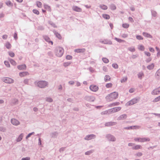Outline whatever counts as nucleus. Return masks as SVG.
<instances>
[{"mask_svg": "<svg viewBox=\"0 0 160 160\" xmlns=\"http://www.w3.org/2000/svg\"><path fill=\"white\" fill-rule=\"evenodd\" d=\"M152 16L154 17H155L157 16V12L154 10H151Z\"/></svg>", "mask_w": 160, "mask_h": 160, "instance_id": "40", "label": "nucleus"}, {"mask_svg": "<svg viewBox=\"0 0 160 160\" xmlns=\"http://www.w3.org/2000/svg\"><path fill=\"white\" fill-rule=\"evenodd\" d=\"M43 38L46 41L49 43H51L52 45L53 44V42L50 40V38L48 36L44 35L43 36Z\"/></svg>", "mask_w": 160, "mask_h": 160, "instance_id": "13", "label": "nucleus"}, {"mask_svg": "<svg viewBox=\"0 0 160 160\" xmlns=\"http://www.w3.org/2000/svg\"><path fill=\"white\" fill-rule=\"evenodd\" d=\"M128 50L131 52H134L135 51V49L134 47H129L128 48Z\"/></svg>", "mask_w": 160, "mask_h": 160, "instance_id": "47", "label": "nucleus"}, {"mask_svg": "<svg viewBox=\"0 0 160 160\" xmlns=\"http://www.w3.org/2000/svg\"><path fill=\"white\" fill-rule=\"evenodd\" d=\"M102 60L103 61V62L105 63H107L109 62L108 60L106 58H102Z\"/></svg>", "mask_w": 160, "mask_h": 160, "instance_id": "45", "label": "nucleus"}, {"mask_svg": "<svg viewBox=\"0 0 160 160\" xmlns=\"http://www.w3.org/2000/svg\"><path fill=\"white\" fill-rule=\"evenodd\" d=\"M100 42L104 44H108L111 45L112 44V43L111 41L109 40L108 41L107 40H105L102 41H100Z\"/></svg>", "mask_w": 160, "mask_h": 160, "instance_id": "18", "label": "nucleus"}, {"mask_svg": "<svg viewBox=\"0 0 160 160\" xmlns=\"http://www.w3.org/2000/svg\"><path fill=\"white\" fill-rule=\"evenodd\" d=\"M11 122L13 125L15 126H17L20 124L19 122L14 118L12 119Z\"/></svg>", "mask_w": 160, "mask_h": 160, "instance_id": "12", "label": "nucleus"}, {"mask_svg": "<svg viewBox=\"0 0 160 160\" xmlns=\"http://www.w3.org/2000/svg\"><path fill=\"white\" fill-rule=\"evenodd\" d=\"M72 57L70 55H67L66 57V59L68 60H71L72 59Z\"/></svg>", "mask_w": 160, "mask_h": 160, "instance_id": "61", "label": "nucleus"}, {"mask_svg": "<svg viewBox=\"0 0 160 160\" xmlns=\"http://www.w3.org/2000/svg\"><path fill=\"white\" fill-rule=\"evenodd\" d=\"M118 93L115 92L108 94L106 96L105 98L107 101L110 102L117 99L118 98Z\"/></svg>", "mask_w": 160, "mask_h": 160, "instance_id": "1", "label": "nucleus"}, {"mask_svg": "<svg viewBox=\"0 0 160 160\" xmlns=\"http://www.w3.org/2000/svg\"><path fill=\"white\" fill-rule=\"evenodd\" d=\"M142 35L145 37L148 38H152V36L150 34L147 32H143L142 33Z\"/></svg>", "mask_w": 160, "mask_h": 160, "instance_id": "24", "label": "nucleus"}, {"mask_svg": "<svg viewBox=\"0 0 160 160\" xmlns=\"http://www.w3.org/2000/svg\"><path fill=\"white\" fill-rule=\"evenodd\" d=\"M160 92L158 90V89L156 88L154 89L151 92V94L153 95H155L158 94Z\"/></svg>", "mask_w": 160, "mask_h": 160, "instance_id": "25", "label": "nucleus"}, {"mask_svg": "<svg viewBox=\"0 0 160 160\" xmlns=\"http://www.w3.org/2000/svg\"><path fill=\"white\" fill-rule=\"evenodd\" d=\"M136 38L138 40H142L143 39V37L139 35H136Z\"/></svg>", "mask_w": 160, "mask_h": 160, "instance_id": "46", "label": "nucleus"}, {"mask_svg": "<svg viewBox=\"0 0 160 160\" xmlns=\"http://www.w3.org/2000/svg\"><path fill=\"white\" fill-rule=\"evenodd\" d=\"M138 48L139 50L142 51H144L145 49L144 46L142 45L138 46Z\"/></svg>", "mask_w": 160, "mask_h": 160, "instance_id": "36", "label": "nucleus"}, {"mask_svg": "<svg viewBox=\"0 0 160 160\" xmlns=\"http://www.w3.org/2000/svg\"><path fill=\"white\" fill-rule=\"evenodd\" d=\"M88 69L91 72L93 73L94 72V69L91 67H89Z\"/></svg>", "mask_w": 160, "mask_h": 160, "instance_id": "58", "label": "nucleus"}, {"mask_svg": "<svg viewBox=\"0 0 160 160\" xmlns=\"http://www.w3.org/2000/svg\"><path fill=\"white\" fill-rule=\"evenodd\" d=\"M0 131L2 132H5L6 131V128L3 127H0Z\"/></svg>", "mask_w": 160, "mask_h": 160, "instance_id": "48", "label": "nucleus"}, {"mask_svg": "<svg viewBox=\"0 0 160 160\" xmlns=\"http://www.w3.org/2000/svg\"><path fill=\"white\" fill-rule=\"evenodd\" d=\"M154 63H152L151 64L148 65L147 68L149 70H152L154 68Z\"/></svg>", "mask_w": 160, "mask_h": 160, "instance_id": "28", "label": "nucleus"}, {"mask_svg": "<svg viewBox=\"0 0 160 160\" xmlns=\"http://www.w3.org/2000/svg\"><path fill=\"white\" fill-rule=\"evenodd\" d=\"M112 67L115 69H117L118 68V65L116 63L112 64Z\"/></svg>", "mask_w": 160, "mask_h": 160, "instance_id": "57", "label": "nucleus"}, {"mask_svg": "<svg viewBox=\"0 0 160 160\" xmlns=\"http://www.w3.org/2000/svg\"><path fill=\"white\" fill-rule=\"evenodd\" d=\"M2 80L7 83H12L14 82L13 79L8 77H3L2 78Z\"/></svg>", "mask_w": 160, "mask_h": 160, "instance_id": "6", "label": "nucleus"}, {"mask_svg": "<svg viewBox=\"0 0 160 160\" xmlns=\"http://www.w3.org/2000/svg\"><path fill=\"white\" fill-rule=\"evenodd\" d=\"M104 81L106 82L109 81L110 80L111 78L108 75H106L104 77Z\"/></svg>", "mask_w": 160, "mask_h": 160, "instance_id": "32", "label": "nucleus"}, {"mask_svg": "<svg viewBox=\"0 0 160 160\" xmlns=\"http://www.w3.org/2000/svg\"><path fill=\"white\" fill-rule=\"evenodd\" d=\"M127 118V115L124 114L120 115L117 118L118 120H122L125 119Z\"/></svg>", "mask_w": 160, "mask_h": 160, "instance_id": "15", "label": "nucleus"}, {"mask_svg": "<svg viewBox=\"0 0 160 160\" xmlns=\"http://www.w3.org/2000/svg\"><path fill=\"white\" fill-rule=\"evenodd\" d=\"M8 53L10 57H13L15 56L14 53L12 52H9Z\"/></svg>", "mask_w": 160, "mask_h": 160, "instance_id": "52", "label": "nucleus"}, {"mask_svg": "<svg viewBox=\"0 0 160 160\" xmlns=\"http://www.w3.org/2000/svg\"><path fill=\"white\" fill-rule=\"evenodd\" d=\"M13 37L14 39L16 40H17L18 39V36H17V32H15L13 35Z\"/></svg>", "mask_w": 160, "mask_h": 160, "instance_id": "59", "label": "nucleus"}, {"mask_svg": "<svg viewBox=\"0 0 160 160\" xmlns=\"http://www.w3.org/2000/svg\"><path fill=\"white\" fill-rule=\"evenodd\" d=\"M84 99L85 100L88 101L89 102H93L95 99V98L94 97L92 96H86L85 98Z\"/></svg>", "mask_w": 160, "mask_h": 160, "instance_id": "9", "label": "nucleus"}, {"mask_svg": "<svg viewBox=\"0 0 160 160\" xmlns=\"http://www.w3.org/2000/svg\"><path fill=\"white\" fill-rule=\"evenodd\" d=\"M121 109V108L120 107L113 108L109 109L110 113H112L114 112H116L120 111Z\"/></svg>", "mask_w": 160, "mask_h": 160, "instance_id": "7", "label": "nucleus"}, {"mask_svg": "<svg viewBox=\"0 0 160 160\" xmlns=\"http://www.w3.org/2000/svg\"><path fill=\"white\" fill-rule=\"evenodd\" d=\"M150 140V139L148 138H141V142H148Z\"/></svg>", "mask_w": 160, "mask_h": 160, "instance_id": "22", "label": "nucleus"}, {"mask_svg": "<svg viewBox=\"0 0 160 160\" xmlns=\"http://www.w3.org/2000/svg\"><path fill=\"white\" fill-rule=\"evenodd\" d=\"M85 51V49L84 48L76 49L74 50L75 52L77 53L83 52Z\"/></svg>", "mask_w": 160, "mask_h": 160, "instance_id": "26", "label": "nucleus"}, {"mask_svg": "<svg viewBox=\"0 0 160 160\" xmlns=\"http://www.w3.org/2000/svg\"><path fill=\"white\" fill-rule=\"evenodd\" d=\"M35 84L40 88H44L47 86L48 82L45 81H40L38 82H36Z\"/></svg>", "mask_w": 160, "mask_h": 160, "instance_id": "2", "label": "nucleus"}, {"mask_svg": "<svg viewBox=\"0 0 160 160\" xmlns=\"http://www.w3.org/2000/svg\"><path fill=\"white\" fill-rule=\"evenodd\" d=\"M30 158L29 157H26L25 158H22L21 160H30Z\"/></svg>", "mask_w": 160, "mask_h": 160, "instance_id": "62", "label": "nucleus"}, {"mask_svg": "<svg viewBox=\"0 0 160 160\" xmlns=\"http://www.w3.org/2000/svg\"><path fill=\"white\" fill-rule=\"evenodd\" d=\"M44 8L46 9H47L48 11H50L51 10V9L50 7L48 6V5L46 4H44Z\"/></svg>", "mask_w": 160, "mask_h": 160, "instance_id": "35", "label": "nucleus"}, {"mask_svg": "<svg viewBox=\"0 0 160 160\" xmlns=\"http://www.w3.org/2000/svg\"><path fill=\"white\" fill-rule=\"evenodd\" d=\"M141 140V138H134V140L135 142H140Z\"/></svg>", "mask_w": 160, "mask_h": 160, "instance_id": "55", "label": "nucleus"}, {"mask_svg": "<svg viewBox=\"0 0 160 160\" xmlns=\"http://www.w3.org/2000/svg\"><path fill=\"white\" fill-rule=\"evenodd\" d=\"M93 152V150H91L89 151H88L85 152V154L86 155H90Z\"/></svg>", "mask_w": 160, "mask_h": 160, "instance_id": "39", "label": "nucleus"}, {"mask_svg": "<svg viewBox=\"0 0 160 160\" xmlns=\"http://www.w3.org/2000/svg\"><path fill=\"white\" fill-rule=\"evenodd\" d=\"M46 101L49 102H52L53 101L52 99L50 97H47L46 98Z\"/></svg>", "mask_w": 160, "mask_h": 160, "instance_id": "42", "label": "nucleus"}, {"mask_svg": "<svg viewBox=\"0 0 160 160\" xmlns=\"http://www.w3.org/2000/svg\"><path fill=\"white\" fill-rule=\"evenodd\" d=\"M11 63L13 65H16L17 64L16 62L12 59L10 60Z\"/></svg>", "mask_w": 160, "mask_h": 160, "instance_id": "41", "label": "nucleus"}, {"mask_svg": "<svg viewBox=\"0 0 160 160\" xmlns=\"http://www.w3.org/2000/svg\"><path fill=\"white\" fill-rule=\"evenodd\" d=\"M58 134V133L57 132H54L51 133L50 134V136L51 138H57Z\"/></svg>", "mask_w": 160, "mask_h": 160, "instance_id": "21", "label": "nucleus"}, {"mask_svg": "<svg viewBox=\"0 0 160 160\" xmlns=\"http://www.w3.org/2000/svg\"><path fill=\"white\" fill-rule=\"evenodd\" d=\"M53 32L55 35L56 37L59 39H61L62 38V37L60 34L58 32L55 30H54L53 31Z\"/></svg>", "mask_w": 160, "mask_h": 160, "instance_id": "20", "label": "nucleus"}, {"mask_svg": "<svg viewBox=\"0 0 160 160\" xmlns=\"http://www.w3.org/2000/svg\"><path fill=\"white\" fill-rule=\"evenodd\" d=\"M140 127L139 126H131L130 127H125L124 128V129L127 130L134 129H136V128H139Z\"/></svg>", "mask_w": 160, "mask_h": 160, "instance_id": "14", "label": "nucleus"}, {"mask_svg": "<svg viewBox=\"0 0 160 160\" xmlns=\"http://www.w3.org/2000/svg\"><path fill=\"white\" fill-rule=\"evenodd\" d=\"M17 68L19 70H25L26 69V66L25 64H22L18 66Z\"/></svg>", "mask_w": 160, "mask_h": 160, "instance_id": "19", "label": "nucleus"}, {"mask_svg": "<svg viewBox=\"0 0 160 160\" xmlns=\"http://www.w3.org/2000/svg\"><path fill=\"white\" fill-rule=\"evenodd\" d=\"M160 100V96L159 97L156 98L154 100V101L155 102H157Z\"/></svg>", "mask_w": 160, "mask_h": 160, "instance_id": "63", "label": "nucleus"}, {"mask_svg": "<svg viewBox=\"0 0 160 160\" xmlns=\"http://www.w3.org/2000/svg\"><path fill=\"white\" fill-rule=\"evenodd\" d=\"M110 8L112 10H115L116 9V7L114 4H112L110 5Z\"/></svg>", "mask_w": 160, "mask_h": 160, "instance_id": "37", "label": "nucleus"}, {"mask_svg": "<svg viewBox=\"0 0 160 160\" xmlns=\"http://www.w3.org/2000/svg\"><path fill=\"white\" fill-rule=\"evenodd\" d=\"M155 77L157 79H160V68L158 69L156 72Z\"/></svg>", "mask_w": 160, "mask_h": 160, "instance_id": "16", "label": "nucleus"}, {"mask_svg": "<svg viewBox=\"0 0 160 160\" xmlns=\"http://www.w3.org/2000/svg\"><path fill=\"white\" fill-rule=\"evenodd\" d=\"M102 16L104 18L106 19H109L110 18V16L107 14H103Z\"/></svg>", "mask_w": 160, "mask_h": 160, "instance_id": "33", "label": "nucleus"}, {"mask_svg": "<svg viewBox=\"0 0 160 160\" xmlns=\"http://www.w3.org/2000/svg\"><path fill=\"white\" fill-rule=\"evenodd\" d=\"M36 4L37 7H38V8L41 7L42 3L41 2L39 1H37L36 2Z\"/></svg>", "mask_w": 160, "mask_h": 160, "instance_id": "50", "label": "nucleus"}, {"mask_svg": "<svg viewBox=\"0 0 160 160\" xmlns=\"http://www.w3.org/2000/svg\"><path fill=\"white\" fill-rule=\"evenodd\" d=\"M106 138L109 141L115 142L116 141V138L113 135L108 134L106 135Z\"/></svg>", "mask_w": 160, "mask_h": 160, "instance_id": "5", "label": "nucleus"}, {"mask_svg": "<svg viewBox=\"0 0 160 160\" xmlns=\"http://www.w3.org/2000/svg\"><path fill=\"white\" fill-rule=\"evenodd\" d=\"M99 7L102 9L105 10L108 9V7L104 4H100L99 6Z\"/></svg>", "mask_w": 160, "mask_h": 160, "instance_id": "30", "label": "nucleus"}, {"mask_svg": "<svg viewBox=\"0 0 160 160\" xmlns=\"http://www.w3.org/2000/svg\"><path fill=\"white\" fill-rule=\"evenodd\" d=\"M72 9L74 11L77 12H80L82 11V9L81 8H79L76 6H73L72 7Z\"/></svg>", "mask_w": 160, "mask_h": 160, "instance_id": "17", "label": "nucleus"}, {"mask_svg": "<svg viewBox=\"0 0 160 160\" xmlns=\"http://www.w3.org/2000/svg\"><path fill=\"white\" fill-rule=\"evenodd\" d=\"M117 124V123L114 122H107L105 123V126L107 127H110L112 126L115 125Z\"/></svg>", "mask_w": 160, "mask_h": 160, "instance_id": "10", "label": "nucleus"}, {"mask_svg": "<svg viewBox=\"0 0 160 160\" xmlns=\"http://www.w3.org/2000/svg\"><path fill=\"white\" fill-rule=\"evenodd\" d=\"M6 4L7 6H9L12 4V3L10 1H8L6 2Z\"/></svg>", "mask_w": 160, "mask_h": 160, "instance_id": "60", "label": "nucleus"}, {"mask_svg": "<svg viewBox=\"0 0 160 160\" xmlns=\"http://www.w3.org/2000/svg\"><path fill=\"white\" fill-rule=\"evenodd\" d=\"M109 111V109L108 110H106V111H104V112H102L101 113V114L102 115H104V114H107V113H108V114L111 113H110V111Z\"/></svg>", "mask_w": 160, "mask_h": 160, "instance_id": "44", "label": "nucleus"}, {"mask_svg": "<svg viewBox=\"0 0 160 160\" xmlns=\"http://www.w3.org/2000/svg\"><path fill=\"white\" fill-rule=\"evenodd\" d=\"M114 39L118 42L121 43L122 42H125V40L118 38H115Z\"/></svg>", "mask_w": 160, "mask_h": 160, "instance_id": "38", "label": "nucleus"}, {"mask_svg": "<svg viewBox=\"0 0 160 160\" xmlns=\"http://www.w3.org/2000/svg\"><path fill=\"white\" fill-rule=\"evenodd\" d=\"M112 86V84L111 83H107L106 85V87L107 88H111Z\"/></svg>", "mask_w": 160, "mask_h": 160, "instance_id": "53", "label": "nucleus"}, {"mask_svg": "<svg viewBox=\"0 0 160 160\" xmlns=\"http://www.w3.org/2000/svg\"><path fill=\"white\" fill-rule=\"evenodd\" d=\"M5 46L6 48L8 49H10L12 47L11 44L8 42H6Z\"/></svg>", "mask_w": 160, "mask_h": 160, "instance_id": "29", "label": "nucleus"}, {"mask_svg": "<svg viewBox=\"0 0 160 160\" xmlns=\"http://www.w3.org/2000/svg\"><path fill=\"white\" fill-rule=\"evenodd\" d=\"M96 136L93 134L88 135L84 138V139L87 140H89L96 138Z\"/></svg>", "mask_w": 160, "mask_h": 160, "instance_id": "8", "label": "nucleus"}, {"mask_svg": "<svg viewBox=\"0 0 160 160\" xmlns=\"http://www.w3.org/2000/svg\"><path fill=\"white\" fill-rule=\"evenodd\" d=\"M142 146L139 145H136L132 148L133 150H138V149H142Z\"/></svg>", "mask_w": 160, "mask_h": 160, "instance_id": "23", "label": "nucleus"}, {"mask_svg": "<svg viewBox=\"0 0 160 160\" xmlns=\"http://www.w3.org/2000/svg\"><path fill=\"white\" fill-rule=\"evenodd\" d=\"M63 49L60 47H57L55 50V52L57 56L58 57H61L64 53Z\"/></svg>", "mask_w": 160, "mask_h": 160, "instance_id": "3", "label": "nucleus"}, {"mask_svg": "<svg viewBox=\"0 0 160 160\" xmlns=\"http://www.w3.org/2000/svg\"><path fill=\"white\" fill-rule=\"evenodd\" d=\"M34 133V132H32L30 133H29L28 135L26 136V139H27L28 138H29Z\"/></svg>", "mask_w": 160, "mask_h": 160, "instance_id": "56", "label": "nucleus"}, {"mask_svg": "<svg viewBox=\"0 0 160 160\" xmlns=\"http://www.w3.org/2000/svg\"><path fill=\"white\" fill-rule=\"evenodd\" d=\"M122 26L124 28H128L129 25L127 23H124L122 24Z\"/></svg>", "mask_w": 160, "mask_h": 160, "instance_id": "51", "label": "nucleus"}, {"mask_svg": "<svg viewBox=\"0 0 160 160\" xmlns=\"http://www.w3.org/2000/svg\"><path fill=\"white\" fill-rule=\"evenodd\" d=\"M23 136V133H21L18 137V138L17 139V141L18 142H19L20 141L22 138Z\"/></svg>", "mask_w": 160, "mask_h": 160, "instance_id": "31", "label": "nucleus"}, {"mask_svg": "<svg viewBox=\"0 0 160 160\" xmlns=\"http://www.w3.org/2000/svg\"><path fill=\"white\" fill-rule=\"evenodd\" d=\"M139 100V98H134L126 103V105L127 106H131L134 104L137 103Z\"/></svg>", "mask_w": 160, "mask_h": 160, "instance_id": "4", "label": "nucleus"}, {"mask_svg": "<svg viewBox=\"0 0 160 160\" xmlns=\"http://www.w3.org/2000/svg\"><path fill=\"white\" fill-rule=\"evenodd\" d=\"M144 73L142 72H139L138 74V78L140 79H141L142 78V77L144 76Z\"/></svg>", "mask_w": 160, "mask_h": 160, "instance_id": "34", "label": "nucleus"}, {"mask_svg": "<svg viewBox=\"0 0 160 160\" xmlns=\"http://www.w3.org/2000/svg\"><path fill=\"white\" fill-rule=\"evenodd\" d=\"M90 89L93 92H96L98 90V86L95 85H91L90 86Z\"/></svg>", "mask_w": 160, "mask_h": 160, "instance_id": "11", "label": "nucleus"}, {"mask_svg": "<svg viewBox=\"0 0 160 160\" xmlns=\"http://www.w3.org/2000/svg\"><path fill=\"white\" fill-rule=\"evenodd\" d=\"M28 75H29V73L28 72H20L19 73V75L21 77H24Z\"/></svg>", "mask_w": 160, "mask_h": 160, "instance_id": "27", "label": "nucleus"}, {"mask_svg": "<svg viewBox=\"0 0 160 160\" xmlns=\"http://www.w3.org/2000/svg\"><path fill=\"white\" fill-rule=\"evenodd\" d=\"M4 63L5 65L8 68L10 67V64L8 61H5L4 62Z\"/></svg>", "mask_w": 160, "mask_h": 160, "instance_id": "43", "label": "nucleus"}, {"mask_svg": "<svg viewBox=\"0 0 160 160\" xmlns=\"http://www.w3.org/2000/svg\"><path fill=\"white\" fill-rule=\"evenodd\" d=\"M49 24L51 26H52V27H53L54 28H56L57 27V26L55 24L52 22H50Z\"/></svg>", "mask_w": 160, "mask_h": 160, "instance_id": "64", "label": "nucleus"}, {"mask_svg": "<svg viewBox=\"0 0 160 160\" xmlns=\"http://www.w3.org/2000/svg\"><path fill=\"white\" fill-rule=\"evenodd\" d=\"M128 78L127 77H124L121 80V82L122 83H123L127 81Z\"/></svg>", "mask_w": 160, "mask_h": 160, "instance_id": "49", "label": "nucleus"}, {"mask_svg": "<svg viewBox=\"0 0 160 160\" xmlns=\"http://www.w3.org/2000/svg\"><path fill=\"white\" fill-rule=\"evenodd\" d=\"M32 12L33 13L37 15H39V11L36 9H33L32 10Z\"/></svg>", "mask_w": 160, "mask_h": 160, "instance_id": "54", "label": "nucleus"}]
</instances>
